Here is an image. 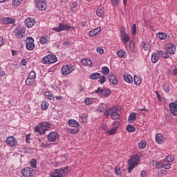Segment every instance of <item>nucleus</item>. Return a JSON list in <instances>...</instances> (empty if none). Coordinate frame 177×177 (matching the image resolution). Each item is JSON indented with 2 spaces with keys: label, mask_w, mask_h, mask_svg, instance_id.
I'll return each mask as SVG.
<instances>
[{
  "label": "nucleus",
  "mask_w": 177,
  "mask_h": 177,
  "mask_svg": "<svg viewBox=\"0 0 177 177\" xmlns=\"http://www.w3.org/2000/svg\"><path fill=\"white\" fill-rule=\"evenodd\" d=\"M68 124L70 127H73V128H78V127H80V123L74 119L69 120Z\"/></svg>",
  "instance_id": "20"
},
{
  "label": "nucleus",
  "mask_w": 177,
  "mask_h": 177,
  "mask_svg": "<svg viewBox=\"0 0 177 177\" xmlns=\"http://www.w3.org/2000/svg\"><path fill=\"white\" fill-rule=\"evenodd\" d=\"M116 175H120L121 174V169L118 168V167H115V169H114Z\"/></svg>",
  "instance_id": "60"
},
{
  "label": "nucleus",
  "mask_w": 177,
  "mask_h": 177,
  "mask_svg": "<svg viewBox=\"0 0 177 177\" xmlns=\"http://www.w3.org/2000/svg\"><path fill=\"white\" fill-rule=\"evenodd\" d=\"M132 34L136 35V24H133L132 26Z\"/></svg>",
  "instance_id": "56"
},
{
  "label": "nucleus",
  "mask_w": 177,
  "mask_h": 177,
  "mask_svg": "<svg viewBox=\"0 0 177 177\" xmlns=\"http://www.w3.org/2000/svg\"><path fill=\"white\" fill-rule=\"evenodd\" d=\"M92 103H93V100H92V98H86L85 100L86 104L89 105V104H92Z\"/></svg>",
  "instance_id": "54"
},
{
  "label": "nucleus",
  "mask_w": 177,
  "mask_h": 177,
  "mask_svg": "<svg viewBox=\"0 0 177 177\" xmlns=\"http://www.w3.org/2000/svg\"><path fill=\"white\" fill-rule=\"evenodd\" d=\"M113 6H118L120 5V0H111Z\"/></svg>",
  "instance_id": "55"
},
{
  "label": "nucleus",
  "mask_w": 177,
  "mask_h": 177,
  "mask_svg": "<svg viewBox=\"0 0 177 177\" xmlns=\"http://www.w3.org/2000/svg\"><path fill=\"white\" fill-rule=\"evenodd\" d=\"M129 122H135L136 121V113H131L128 118Z\"/></svg>",
  "instance_id": "28"
},
{
  "label": "nucleus",
  "mask_w": 177,
  "mask_h": 177,
  "mask_svg": "<svg viewBox=\"0 0 177 177\" xmlns=\"http://www.w3.org/2000/svg\"><path fill=\"white\" fill-rule=\"evenodd\" d=\"M134 83L136 85H140L142 84V79L140 77H136V75L134 76Z\"/></svg>",
  "instance_id": "40"
},
{
  "label": "nucleus",
  "mask_w": 177,
  "mask_h": 177,
  "mask_svg": "<svg viewBox=\"0 0 177 177\" xmlns=\"http://www.w3.org/2000/svg\"><path fill=\"white\" fill-rule=\"evenodd\" d=\"M110 115H111L112 120H120L121 118L120 113L115 111H111Z\"/></svg>",
  "instance_id": "26"
},
{
  "label": "nucleus",
  "mask_w": 177,
  "mask_h": 177,
  "mask_svg": "<svg viewBox=\"0 0 177 177\" xmlns=\"http://www.w3.org/2000/svg\"><path fill=\"white\" fill-rule=\"evenodd\" d=\"M74 70H75L74 66L70 64L68 65L63 66L61 69V71H62V75H68V74H71V73H73Z\"/></svg>",
  "instance_id": "4"
},
{
  "label": "nucleus",
  "mask_w": 177,
  "mask_h": 177,
  "mask_svg": "<svg viewBox=\"0 0 177 177\" xmlns=\"http://www.w3.org/2000/svg\"><path fill=\"white\" fill-rule=\"evenodd\" d=\"M160 53H158V51L157 53L153 52L151 55V62L152 63H157L158 62V59L160 57Z\"/></svg>",
  "instance_id": "19"
},
{
  "label": "nucleus",
  "mask_w": 177,
  "mask_h": 177,
  "mask_svg": "<svg viewBox=\"0 0 177 177\" xmlns=\"http://www.w3.org/2000/svg\"><path fill=\"white\" fill-rule=\"evenodd\" d=\"M113 125L114 126V128H116V129H118V125H120V122L116 121L113 123Z\"/></svg>",
  "instance_id": "62"
},
{
  "label": "nucleus",
  "mask_w": 177,
  "mask_h": 177,
  "mask_svg": "<svg viewBox=\"0 0 177 177\" xmlns=\"http://www.w3.org/2000/svg\"><path fill=\"white\" fill-rule=\"evenodd\" d=\"M50 176L51 177H59V170H57V169H55L54 172L50 174Z\"/></svg>",
  "instance_id": "44"
},
{
  "label": "nucleus",
  "mask_w": 177,
  "mask_h": 177,
  "mask_svg": "<svg viewBox=\"0 0 177 177\" xmlns=\"http://www.w3.org/2000/svg\"><path fill=\"white\" fill-rule=\"evenodd\" d=\"M155 167L158 169H160V168H163V163L158 162L156 163Z\"/></svg>",
  "instance_id": "53"
},
{
  "label": "nucleus",
  "mask_w": 177,
  "mask_h": 177,
  "mask_svg": "<svg viewBox=\"0 0 177 177\" xmlns=\"http://www.w3.org/2000/svg\"><path fill=\"white\" fill-rule=\"evenodd\" d=\"M122 41L124 44L129 42V35H122Z\"/></svg>",
  "instance_id": "42"
},
{
  "label": "nucleus",
  "mask_w": 177,
  "mask_h": 177,
  "mask_svg": "<svg viewBox=\"0 0 177 177\" xmlns=\"http://www.w3.org/2000/svg\"><path fill=\"white\" fill-rule=\"evenodd\" d=\"M48 138V142H50V143L53 142H56L57 139H59V133L55 131H51L47 136Z\"/></svg>",
  "instance_id": "9"
},
{
  "label": "nucleus",
  "mask_w": 177,
  "mask_h": 177,
  "mask_svg": "<svg viewBox=\"0 0 177 177\" xmlns=\"http://www.w3.org/2000/svg\"><path fill=\"white\" fill-rule=\"evenodd\" d=\"M40 127H36L35 128V132H38L41 135H44L45 133V131H48V129H44L46 128L48 125H49V123L45 122H41L39 124Z\"/></svg>",
  "instance_id": "5"
},
{
  "label": "nucleus",
  "mask_w": 177,
  "mask_h": 177,
  "mask_svg": "<svg viewBox=\"0 0 177 177\" xmlns=\"http://www.w3.org/2000/svg\"><path fill=\"white\" fill-rule=\"evenodd\" d=\"M120 110H121V106H114L113 109H110L109 111H115V113H117V111H120Z\"/></svg>",
  "instance_id": "48"
},
{
  "label": "nucleus",
  "mask_w": 177,
  "mask_h": 177,
  "mask_svg": "<svg viewBox=\"0 0 177 177\" xmlns=\"http://www.w3.org/2000/svg\"><path fill=\"white\" fill-rule=\"evenodd\" d=\"M26 43V49L28 50H32L34 48H35V44H34V38L32 37H27Z\"/></svg>",
  "instance_id": "7"
},
{
  "label": "nucleus",
  "mask_w": 177,
  "mask_h": 177,
  "mask_svg": "<svg viewBox=\"0 0 177 177\" xmlns=\"http://www.w3.org/2000/svg\"><path fill=\"white\" fill-rule=\"evenodd\" d=\"M21 174L24 177H34L35 176V170L31 167H26L21 170Z\"/></svg>",
  "instance_id": "3"
},
{
  "label": "nucleus",
  "mask_w": 177,
  "mask_h": 177,
  "mask_svg": "<svg viewBox=\"0 0 177 177\" xmlns=\"http://www.w3.org/2000/svg\"><path fill=\"white\" fill-rule=\"evenodd\" d=\"M97 16L104 19V8H98L96 12Z\"/></svg>",
  "instance_id": "22"
},
{
  "label": "nucleus",
  "mask_w": 177,
  "mask_h": 177,
  "mask_svg": "<svg viewBox=\"0 0 177 177\" xmlns=\"http://www.w3.org/2000/svg\"><path fill=\"white\" fill-rule=\"evenodd\" d=\"M141 46L144 49V50H146V51L149 50L150 49H151V45H150V44L146 43L145 41L142 42Z\"/></svg>",
  "instance_id": "27"
},
{
  "label": "nucleus",
  "mask_w": 177,
  "mask_h": 177,
  "mask_svg": "<svg viewBox=\"0 0 177 177\" xmlns=\"http://www.w3.org/2000/svg\"><path fill=\"white\" fill-rule=\"evenodd\" d=\"M97 53H100V55H103V52H104V50H103V48L101 47H98L97 48Z\"/></svg>",
  "instance_id": "57"
},
{
  "label": "nucleus",
  "mask_w": 177,
  "mask_h": 177,
  "mask_svg": "<svg viewBox=\"0 0 177 177\" xmlns=\"http://www.w3.org/2000/svg\"><path fill=\"white\" fill-rule=\"evenodd\" d=\"M164 169H169L171 168V163L164 164L163 163Z\"/></svg>",
  "instance_id": "58"
},
{
  "label": "nucleus",
  "mask_w": 177,
  "mask_h": 177,
  "mask_svg": "<svg viewBox=\"0 0 177 177\" xmlns=\"http://www.w3.org/2000/svg\"><path fill=\"white\" fill-rule=\"evenodd\" d=\"M120 32H121V34H122V36L126 35V34H125V27H124V26H122V27H121Z\"/></svg>",
  "instance_id": "63"
},
{
  "label": "nucleus",
  "mask_w": 177,
  "mask_h": 177,
  "mask_svg": "<svg viewBox=\"0 0 177 177\" xmlns=\"http://www.w3.org/2000/svg\"><path fill=\"white\" fill-rule=\"evenodd\" d=\"M6 142L10 147H15L17 145V140L13 136L8 137Z\"/></svg>",
  "instance_id": "12"
},
{
  "label": "nucleus",
  "mask_w": 177,
  "mask_h": 177,
  "mask_svg": "<svg viewBox=\"0 0 177 177\" xmlns=\"http://www.w3.org/2000/svg\"><path fill=\"white\" fill-rule=\"evenodd\" d=\"M140 162V156L139 155H134L130 159L128 160V172H132V169L137 167Z\"/></svg>",
  "instance_id": "1"
},
{
  "label": "nucleus",
  "mask_w": 177,
  "mask_h": 177,
  "mask_svg": "<svg viewBox=\"0 0 177 177\" xmlns=\"http://www.w3.org/2000/svg\"><path fill=\"white\" fill-rule=\"evenodd\" d=\"M110 95H111V91H110V89H109L107 88H104V91H103L102 94L100 95V96L102 99H104L105 97H109V96H110Z\"/></svg>",
  "instance_id": "16"
},
{
  "label": "nucleus",
  "mask_w": 177,
  "mask_h": 177,
  "mask_svg": "<svg viewBox=\"0 0 177 177\" xmlns=\"http://www.w3.org/2000/svg\"><path fill=\"white\" fill-rule=\"evenodd\" d=\"M25 83H26V85H28V86H31V85H34V84H35V80L31 79L30 77H27Z\"/></svg>",
  "instance_id": "29"
},
{
  "label": "nucleus",
  "mask_w": 177,
  "mask_h": 177,
  "mask_svg": "<svg viewBox=\"0 0 177 177\" xmlns=\"http://www.w3.org/2000/svg\"><path fill=\"white\" fill-rule=\"evenodd\" d=\"M28 78H30L32 80H35L37 78V73H35V71H32L30 72L29 75H28Z\"/></svg>",
  "instance_id": "36"
},
{
  "label": "nucleus",
  "mask_w": 177,
  "mask_h": 177,
  "mask_svg": "<svg viewBox=\"0 0 177 177\" xmlns=\"http://www.w3.org/2000/svg\"><path fill=\"white\" fill-rule=\"evenodd\" d=\"M169 109L170 110V113H171L172 115L174 117H177V106L176 104L174 102H171L169 105Z\"/></svg>",
  "instance_id": "13"
},
{
  "label": "nucleus",
  "mask_w": 177,
  "mask_h": 177,
  "mask_svg": "<svg viewBox=\"0 0 177 177\" xmlns=\"http://www.w3.org/2000/svg\"><path fill=\"white\" fill-rule=\"evenodd\" d=\"M102 31V28L100 27H98L95 29H93L89 32L90 37H92L94 38V37H96L99 34V32Z\"/></svg>",
  "instance_id": "18"
},
{
  "label": "nucleus",
  "mask_w": 177,
  "mask_h": 177,
  "mask_svg": "<svg viewBox=\"0 0 177 177\" xmlns=\"http://www.w3.org/2000/svg\"><path fill=\"white\" fill-rule=\"evenodd\" d=\"M75 30V27L67 26L65 24H59L58 28H54L53 30L56 32H60V31H68V29Z\"/></svg>",
  "instance_id": "6"
},
{
  "label": "nucleus",
  "mask_w": 177,
  "mask_h": 177,
  "mask_svg": "<svg viewBox=\"0 0 177 177\" xmlns=\"http://www.w3.org/2000/svg\"><path fill=\"white\" fill-rule=\"evenodd\" d=\"M174 160H175V158L171 155H169L165 158V162H172Z\"/></svg>",
  "instance_id": "39"
},
{
  "label": "nucleus",
  "mask_w": 177,
  "mask_h": 177,
  "mask_svg": "<svg viewBox=\"0 0 177 177\" xmlns=\"http://www.w3.org/2000/svg\"><path fill=\"white\" fill-rule=\"evenodd\" d=\"M157 37L161 40L165 39V38H167V34L164 32H159L157 34Z\"/></svg>",
  "instance_id": "37"
},
{
  "label": "nucleus",
  "mask_w": 177,
  "mask_h": 177,
  "mask_svg": "<svg viewBox=\"0 0 177 177\" xmlns=\"http://www.w3.org/2000/svg\"><path fill=\"white\" fill-rule=\"evenodd\" d=\"M1 21L3 24H15L16 23L15 19L8 17L3 19Z\"/></svg>",
  "instance_id": "21"
},
{
  "label": "nucleus",
  "mask_w": 177,
  "mask_h": 177,
  "mask_svg": "<svg viewBox=\"0 0 177 177\" xmlns=\"http://www.w3.org/2000/svg\"><path fill=\"white\" fill-rule=\"evenodd\" d=\"M41 110H47L48 109V105L46 104V102L44 101L41 104Z\"/></svg>",
  "instance_id": "51"
},
{
  "label": "nucleus",
  "mask_w": 177,
  "mask_h": 177,
  "mask_svg": "<svg viewBox=\"0 0 177 177\" xmlns=\"http://www.w3.org/2000/svg\"><path fill=\"white\" fill-rule=\"evenodd\" d=\"M100 80H99V82H100L101 85H103V84H104V82H106V77H104V75L100 76Z\"/></svg>",
  "instance_id": "52"
},
{
  "label": "nucleus",
  "mask_w": 177,
  "mask_h": 177,
  "mask_svg": "<svg viewBox=\"0 0 177 177\" xmlns=\"http://www.w3.org/2000/svg\"><path fill=\"white\" fill-rule=\"evenodd\" d=\"M89 78L91 80H98L100 78V73H94L89 75Z\"/></svg>",
  "instance_id": "31"
},
{
  "label": "nucleus",
  "mask_w": 177,
  "mask_h": 177,
  "mask_svg": "<svg viewBox=\"0 0 177 177\" xmlns=\"http://www.w3.org/2000/svg\"><path fill=\"white\" fill-rule=\"evenodd\" d=\"M30 138H31V136L30 134H27L26 136V142L27 143H30Z\"/></svg>",
  "instance_id": "64"
},
{
  "label": "nucleus",
  "mask_w": 177,
  "mask_h": 177,
  "mask_svg": "<svg viewBox=\"0 0 177 177\" xmlns=\"http://www.w3.org/2000/svg\"><path fill=\"white\" fill-rule=\"evenodd\" d=\"M44 95L50 99V100H55V97H53V94L50 93L49 91H46Z\"/></svg>",
  "instance_id": "34"
},
{
  "label": "nucleus",
  "mask_w": 177,
  "mask_h": 177,
  "mask_svg": "<svg viewBox=\"0 0 177 177\" xmlns=\"http://www.w3.org/2000/svg\"><path fill=\"white\" fill-rule=\"evenodd\" d=\"M25 32H26V28L23 27H19L16 28L14 31V33L15 34V37L17 38H23Z\"/></svg>",
  "instance_id": "10"
},
{
  "label": "nucleus",
  "mask_w": 177,
  "mask_h": 177,
  "mask_svg": "<svg viewBox=\"0 0 177 177\" xmlns=\"http://www.w3.org/2000/svg\"><path fill=\"white\" fill-rule=\"evenodd\" d=\"M40 44H42V45H46L49 42L48 39H46V37L45 35H42L40 38Z\"/></svg>",
  "instance_id": "33"
},
{
  "label": "nucleus",
  "mask_w": 177,
  "mask_h": 177,
  "mask_svg": "<svg viewBox=\"0 0 177 177\" xmlns=\"http://www.w3.org/2000/svg\"><path fill=\"white\" fill-rule=\"evenodd\" d=\"M58 171V175L59 177H63V176H66V175H67V172H68V169H67V167L65 168H61V169H57Z\"/></svg>",
  "instance_id": "17"
},
{
  "label": "nucleus",
  "mask_w": 177,
  "mask_h": 177,
  "mask_svg": "<svg viewBox=\"0 0 177 177\" xmlns=\"http://www.w3.org/2000/svg\"><path fill=\"white\" fill-rule=\"evenodd\" d=\"M46 0H35V5L37 8H38L39 10H46L48 6H46Z\"/></svg>",
  "instance_id": "8"
},
{
  "label": "nucleus",
  "mask_w": 177,
  "mask_h": 177,
  "mask_svg": "<svg viewBox=\"0 0 177 177\" xmlns=\"http://www.w3.org/2000/svg\"><path fill=\"white\" fill-rule=\"evenodd\" d=\"M78 132H80V129L78 127L70 129V133H72V135H75V133H78Z\"/></svg>",
  "instance_id": "45"
},
{
  "label": "nucleus",
  "mask_w": 177,
  "mask_h": 177,
  "mask_svg": "<svg viewBox=\"0 0 177 177\" xmlns=\"http://www.w3.org/2000/svg\"><path fill=\"white\" fill-rule=\"evenodd\" d=\"M158 53L159 56H161L163 59H169V55H168V53L161 50H159Z\"/></svg>",
  "instance_id": "32"
},
{
  "label": "nucleus",
  "mask_w": 177,
  "mask_h": 177,
  "mask_svg": "<svg viewBox=\"0 0 177 177\" xmlns=\"http://www.w3.org/2000/svg\"><path fill=\"white\" fill-rule=\"evenodd\" d=\"M163 89L166 92H169V86H168V84H165L163 86Z\"/></svg>",
  "instance_id": "61"
},
{
  "label": "nucleus",
  "mask_w": 177,
  "mask_h": 177,
  "mask_svg": "<svg viewBox=\"0 0 177 177\" xmlns=\"http://www.w3.org/2000/svg\"><path fill=\"white\" fill-rule=\"evenodd\" d=\"M124 80L126 82L129 84H132L133 82V77L129 74H125L124 75Z\"/></svg>",
  "instance_id": "23"
},
{
  "label": "nucleus",
  "mask_w": 177,
  "mask_h": 177,
  "mask_svg": "<svg viewBox=\"0 0 177 177\" xmlns=\"http://www.w3.org/2000/svg\"><path fill=\"white\" fill-rule=\"evenodd\" d=\"M117 55L119 57L125 59V57H127V53L124 50H120L117 52Z\"/></svg>",
  "instance_id": "30"
},
{
  "label": "nucleus",
  "mask_w": 177,
  "mask_h": 177,
  "mask_svg": "<svg viewBox=\"0 0 177 177\" xmlns=\"http://www.w3.org/2000/svg\"><path fill=\"white\" fill-rule=\"evenodd\" d=\"M166 50L169 55H175V50H176V46L172 43H169L166 46Z\"/></svg>",
  "instance_id": "11"
},
{
  "label": "nucleus",
  "mask_w": 177,
  "mask_h": 177,
  "mask_svg": "<svg viewBox=\"0 0 177 177\" xmlns=\"http://www.w3.org/2000/svg\"><path fill=\"white\" fill-rule=\"evenodd\" d=\"M129 48L132 52H135V43H133L132 41L129 43Z\"/></svg>",
  "instance_id": "47"
},
{
  "label": "nucleus",
  "mask_w": 177,
  "mask_h": 177,
  "mask_svg": "<svg viewBox=\"0 0 177 177\" xmlns=\"http://www.w3.org/2000/svg\"><path fill=\"white\" fill-rule=\"evenodd\" d=\"M102 73L104 75H109V73H110V69L107 66H103L102 68Z\"/></svg>",
  "instance_id": "35"
},
{
  "label": "nucleus",
  "mask_w": 177,
  "mask_h": 177,
  "mask_svg": "<svg viewBox=\"0 0 177 177\" xmlns=\"http://www.w3.org/2000/svg\"><path fill=\"white\" fill-rule=\"evenodd\" d=\"M77 2H74L72 3L71 6V10H72V12H73V13H75V12H77Z\"/></svg>",
  "instance_id": "41"
},
{
  "label": "nucleus",
  "mask_w": 177,
  "mask_h": 177,
  "mask_svg": "<svg viewBox=\"0 0 177 177\" xmlns=\"http://www.w3.org/2000/svg\"><path fill=\"white\" fill-rule=\"evenodd\" d=\"M126 129L128 132H135L136 131L135 127L132 126V124L127 125Z\"/></svg>",
  "instance_id": "38"
},
{
  "label": "nucleus",
  "mask_w": 177,
  "mask_h": 177,
  "mask_svg": "<svg viewBox=\"0 0 177 177\" xmlns=\"http://www.w3.org/2000/svg\"><path fill=\"white\" fill-rule=\"evenodd\" d=\"M104 88H102L100 87L97 88V90H95V93H101V95L103 93Z\"/></svg>",
  "instance_id": "59"
},
{
  "label": "nucleus",
  "mask_w": 177,
  "mask_h": 177,
  "mask_svg": "<svg viewBox=\"0 0 177 177\" xmlns=\"http://www.w3.org/2000/svg\"><path fill=\"white\" fill-rule=\"evenodd\" d=\"M25 24L28 28H31V27H34V25L35 24V19L32 17L27 18L25 20Z\"/></svg>",
  "instance_id": "14"
},
{
  "label": "nucleus",
  "mask_w": 177,
  "mask_h": 177,
  "mask_svg": "<svg viewBox=\"0 0 177 177\" xmlns=\"http://www.w3.org/2000/svg\"><path fill=\"white\" fill-rule=\"evenodd\" d=\"M30 164L32 168L37 167V160H35V159H32L30 162Z\"/></svg>",
  "instance_id": "46"
},
{
  "label": "nucleus",
  "mask_w": 177,
  "mask_h": 177,
  "mask_svg": "<svg viewBox=\"0 0 177 177\" xmlns=\"http://www.w3.org/2000/svg\"><path fill=\"white\" fill-rule=\"evenodd\" d=\"M156 140L157 143H159V145H161V143L163 142L162 140H164V137L162 136V134L158 133L156 135Z\"/></svg>",
  "instance_id": "24"
},
{
  "label": "nucleus",
  "mask_w": 177,
  "mask_h": 177,
  "mask_svg": "<svg viewBox=\"0 0 177 177\" xmlns=\"http://www.w3.org/2000/svg\"><path fill=\"white\" fill-rule=\"evenodd\" d=\"M82 63L83 66H88V67H91L92 66V61L88 58H84L82 60Z\"/></svg>",
  "instance_id": "25"
},
{
  "label": "nucleus",
  "mask_w": 177,
  "mask_h": 177,
  "mask_svg": "<svg viewBox=\"0 0 177 177\" xmlns=\"http://www.w3.org/2000/svg\"><path fill=\"white\" fill-rule=\"evenodd\" d=\"M108 80L109 81L110 84H113V85H117V84H118V80L114 75H109Z\"/></svg>",
  "instance_id": "15"
},
{
  "label": "nucleus",
  "mask_w": 177,
  "mask_h": 177,
  "mask_svg": "<svg viewBox=\"0 0 177 177\" xmlns=\"http://www.w3.org/2000/svg\"><path fill=\"white\" fill-rule=\"evenodd\" d=\"M56 62H57V57L53 54H48L41 59V63H44V64H52L56 63Z\"/></svg>",
  "instance_id": "2"
},
{
  "label": "nucleus",
  "mask_w": 177,
  "mask_h": 177,
  "mask_svg": "<svg viewBox=\"0 0 177 177\" xmlns=\"http://www.w3.org/2000/svg\"><path fill=\"white\" fill-rule=\"evenodd\" d=\"M138 147L140 149H145L146 147V142L145 141H141L138 143Z\"/></svg>",
  "instance_id": "49"
},
{
  "label": "nucleus",
  "mask_w": 177,
  "mask_h": 177,
  "mask_svg": "<svg viewBox=\"0 0 177 177\" xmlns=\"http://www.w3.org/2000/svg\"><path fill=\"white\" fill-rule=\"evenodd\" d=\"M21 2H23V0H13V5L14 6H19Z\"/></svg>",
  "instance_id": "50"
},
{
  "label": "nucleus",
  "mask_w": 177,
  "mask_h": 177,
  "mask_svg": "<svg viewBox=\"0 0 177 177\" xmlns=\"http://www.w3.org/2000/svg\"><path fill=\"white\" fill-rule=\"evenodd\" d=\"M117 132V127H113L109 130L108 133L109 135H115Z\"/></svg>",
  "instance_id": "43"
}]
</instances>
